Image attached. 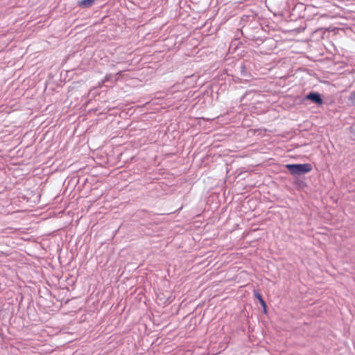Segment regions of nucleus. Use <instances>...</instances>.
Returning a JSON list of instances; mask_svg holds the SVG:
<instances>
[{"mask_svg": "<svg viewBox=\"0 0 355 355\" xmlns=\"http://www.w3.org/2000/svg\"><path fill=\"white\" fill-rule=\"evenodd\" d=\"M354 103L355 104V92H354Z\"/></svg>", "mask_w": 355, "mask_h": 355, "instance_id": "5", "label": "nucleus"}, {"mask_svg": "<svg viewBox=\"0 0 355 355\" xmlns=\"http://www.w3.org/2000/svg\"><path fill=\"white\" fill-rule=\"evenodd\" d=\"M254 295L259 300L260 304H261V306H263V308L264 309V311H266V304L265 301L263 300L261 295L259 292L254 291Z\"/></svg>", "mask_w": 355, "mask_h": 355, "instance_id": "4", "label": "nucleus"}, {"mask_svg": "<svg viewBox=\"0 0 355 355\" xmlns=\"http://www.w3.org/2000/svg\"><path fill=\"white\" fill-rule=\"evenodd\" d=\"M94 3V0H81L78 2V6L81 8H89Z\"/></svg>", "mask_w": 355, "mask_h": 355, "instance_id": "3", "label": "nucleus"}, {"mask_svg": "<svg viewBox=\"0 0 355 355\" xmlns=\"http://www.w3.org/2000/svg\"><path fill=\"white\" fill-rule=\"evenodd\" d=\"M306 98L311 101L318 105H321L323 103L322 99L320 95L317 92H310L306 96Z\"/></svg>", "mask_w": 355, "mask_h": 355, "instance_id": "2", "label": "nucleus"}, {"mask_svg": "<svg viewBox=\"0 0 355 355\" xmlns=\"http://www.w3.org/2000/svg\"><path fill=\"white\" fill-rule=\"evenodd\" d=\"M286 168L292 175H301L310 172L312 170V166L310 164H286Z\"/></svg>", "mask_w": 355, "mask_h": 355, "instance_id": "1", "label": "nucleus"}]
</instances>
